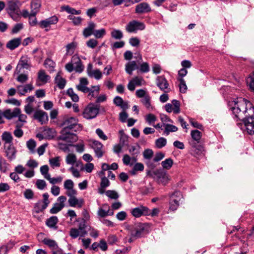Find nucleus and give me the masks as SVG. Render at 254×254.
<instances>
[{
  "label": "nucleus",
  "mask_w": 254,
  "mask_h": 254,
  "mask_svg": "<svg viewBox=\"0 0 254 254\" xmlns=\"http://www.w3.org/2000/svg\"><path fill=\"white\" fill-rule=\"evenodd\" d=\"M65 161L67 164L73 165L76 162V155L73 153L68 154L66 157Z\"/></svg>",
  "instance_id": "a18cd8bd"
},
{
  "label": "nucleus",
  "mask_w": 254,
  "mask_h": 254,
  "mask_svg": "<svg viewBox=\"0 0 254 254\" xmlns=\"http://www.w3.org/2000/svg\"><path fill=\"white\" fill-rule=\"evenodd\" d=\"M190 134L192 138L194 140L196 141L197 143H199L202 136V133L200 131L198 130H192Z\"/></svg>",
  "instance_id": "a19ab883"
},
{
  "label": "nucleus",
  "mask_w": 254,
  "mask_h": 254,
  "mask_svg": "<svg viewBox=\"0 0 254 254\" xmlns=\"http://www.w3.org/2000/svg\"><path fill=\"white\" fill-rule=\"evenodd\" d=\"M180 81L179 88L180 92L185 93L187 90V86L186 84L185 81L183 78H180L178 79Z\"/></svg>",
  "instance_id": "6e6d98bb"
},
{
  "label": "nucleus",
  "mask_w": 254,
  "mask_h": 254,
  "mask_svg": "<svg viewBox=\"0 0 254 254\" xmlns=\"http://www.w3.org/2000/svg\"><path fill=\"white\" fill-rule=\"evenodd\" d=\"M41 5V0H31L30 5L31 15H36L40 11Z\"/></svg>",
  "instance_id": "dca6fc26"
},
{
  "label": "nucleus",
  "mask_w": 254,
  "mask_h": 254,
  "mask_svg": "<svg viewBox=\"0 0 254 254\" xmlns=\"http://www.w3.org/2000/svg\"><path fill=\"white\" fill-rule=\"evenodd\" d=\"M36 187L40 190H44L47 186L46 182L43 180H37L36 182Z\"/></svg>",
  "instance_id": "e2e57ef3"
},
{
  "label": "nucleus",
  "mask_w": 254,
  "mask_h": 254,
  "mask_svg": "<svg viewBox=\"0 0 254 254\" xmlns=\"http://www.w3.org/2000/svg\"><path fill=\"white\" fill-rule=\"evenodd\" d=\"M59 140H62L68 142L73 143L76 142L77 139L76 135L70 131L67 130L66 128H63L61 131V135L58 137Z\"/></svg>",
  "instance_id": "423d86ee"
},
{
  "label": "nucleus",
  "mask_w": 254,
  "mask_h": 254,
  "mask_svg": "<svg viewBox=\"0 0 254 254\" xmlns=\"http://www.w3.org/2000/svg\"><path fill=\"white\" fill-rule=\"evenodd\" d=\"M150 5L146 2H142L137 4L135 8V12L136 14H141L147 13L151 11Z\"/></svg>",
  "instance_id": "f8f14e48"
},
{
  "label": "nucleus",
  "mask_w": 254,
  "mask_h": 254,
  "mask_svg": "<svg viewBox=\"0 0 254 254\" xmlns=\"http://www.w3.org/2000/svg\"><path fill=\"white\" fill-rule=\"evenodd\" d=\"M18 0H11L7 2L5 10L9 16L14 21H18L20 18V9Z\"/></svg>",
  "instance_id": "f03ea898"
},
{
  "label": "nucleus",
  "mask_w": 254,
  "mask_h": 254,
  "mask_svg": "<svg viewBox=\"0 0 254 254\" xmlns=\"http://www.w3.org/2000/svg\"><path fill=\"white\" fill-rule=\"evenodd\" d=\"M18 93L20 95H24L25 93L34 89V87L31 84H27L24 86L18 85L17 86Z\"/></svg>",
  "instance_id": "393cba45"
},
{
  "label": "nucleus",
  "mask_w": 254,
  "mask_h": 254,
  "mask_svg": "<svg viewBox=\"0 0 254 254\" xmlns=\"http://www.w3.org/2000/svg\"><path fill=\"white\" fill-rule=\"evenodd\" d=\"M55 82L59 89H63L65 87L66 80L58 73L55 78Z\"/></svg>",
  "instance_id": "c756f323"
},
{
  "label": "nucleus",
  "mask_w": 254,
  "mask_h": 254,
  "mask_svg": "<svg viewBox=\"0 0 254 254\" xmlns=\"http://www.w3.org/2000/svg\"><path fill=\"white\" fill-rule=\"evenodd\" d=\"M100 110L99 104L89 103L84 109L82 115L84 118L91 120L95 118L99 114Z\"/></svg>",
  "instance_id": "7ed1b4c3"
},
{
  "label": "nucleus",
  "mask_w": 254,
  "mask_h": 254,
  "mask_svg": "<svg viewBox=\"0 0 254 254\" xmlns=\"http://www.w3.org/2000/svg\"><path fill=\"white\" fill-rule=\"evenodd\" d=\"M139 70L142 73H146L149 71L150 67L148 64L146 62H143L140 64Z\"/></svg>",
  "instance_id": "680f3d73"
},
{
  "label": "nucleus",
  "mask_w": 254,
  "mask_h": 254,
  "mask_svg": "<svg viewBox=\"0 0 254 254\" xmlns=\"http://www.w3.org/2000/svg\"><path fill=\"white\" fill-rule=\"evenodd\" d=\"M58 21V17L54 15L41 21L39 24L41 28H45L50 26L51 25L56 24Z\"/></svg>",
  "instance_id": "4468645a"
},
{
  "label": "nucleus",
  "mask_w": 254,
  "mask_h": 254,
  "mask_svg": "<svg viewBox=\"0 0 254 254\" xmlns=\"http://www.w3.org/2000/svg\"><path fill=\"white\" fill-rule=\"evenodd\" d=\"M150 101L151 97L148 94V95H146L145 97L142 98L141 99L140 102L145 107V108L147 109L150 110L152 109V107L151 105Z\"/></svg>",
  "instance_id": "e433bc0d"
},
{
  "label": "nucleus",
  "mask_w": 254,
  "mask_h": 254,
  "mask_svg": "<svg viewBox=\"0 0 254 254\" xmlns=\"http://www.w3.org/2000/svg\"><path fill=\"white\" fill-rule=\"evenodd\" d=\"M38 79L43 83H46L50 79V76L46 74L44 70L41 69L38 73Z\"/></svg>",
  "instance_id": "72a5a7b5"
},
{
  "label": "nucleus",
  "mask_w": 254,
  "mask_h": 254,
  "mask_svg": "<svg viewBox=\"0 0 254 254\" xmlns=\"http://www.w3.org/2000/svg\"><path fill=\"white\" fill-rule=\"evenodd\" d=\"M163 126L165 127L164 133L168 135L170 132H175L178 130V127L175 126L171 124H165L163 123Z\"/></svg>",
  "instance_id": "4c0bfd02"
},
{
  "label": "nucleus",
  "mask_w": 254,
  "mask_h": 254,
  "mask_svg": "<svg viewBox=\"0 0 254 254\" xmlns=\"http://www.w3.org/2000/svg\"><path fill=\"white\" fill-rule=\"evenodd\" d=\"M62 11H65L68 13L71 14L78 15L80 14L81 11L80 10H76L75 9L70 7L69 5H64L61 7Z\"/></svg>",
  "instance_id": "f704fd0d"
},
{
  "label": "nucleus",
  "mask_w": 254,
  "mask_h": 254,
  "mask_svg": "<svg viewBox=\"0 0 254 254\" xmlns=\"http://www.w3.org/2000/svg\"><path fill=\"white\" fill-rule=\"evenodd\" d=\"M21 38H16L9 41L6 44V47L10 50H13L21 44Z\"/></svg>",
  "instance_id": "4be33fe9"
},
{
  "label": "nucleus",
  "mask_w": 254,
  "mask_h": 254,
  "mask_svg": "<svg viewBox=\"0 0 254 254\" xmlns=\"http://www.w3.org/2000/svg\"><path fill=\"white\" fill-rule=\"evenodd\" d=\"M146 225L145 224L137 223L128 227V230L132 237L136 239L142 237Z\"/></svg>",
  "instance_id": "20e7f679"
},
{
  "label": "nucleus",
  "mask_w": 254,
  "mask_h": 254,
  "mask_svg": "<svg viewBox=\"0 0 254 254\" xmlns=\"http://www.w3.org/2000/svg\"><path fill=\"white\" fill-rule=\"evenodd\" d=\"M36 143L34 139H30L28 140L26 142V146L30 152L32 153L35 152V148L36 147Z\"/></svg>",
  "instance_id": "3c124183"
},
{
  "label": "nucleus",
  "mask_w": 254,
  "mask_h": 254,
  "mask_svg": "<svg viewBox=\"0 0 254 254\" xmlns=\"http://www.w3.org/2000/svg\"><path fill=\"white\" fill-rule=\"evenodd\" d=\"M87 46L94 49L98 45V41L95 39H90L86 42Z\"/></svg>",
  "instance_id": "338daca9"
},
{
  "label": "nucleus",
  "mask_w": 254,
  "mask_h": 254,
  "mask_svg": "<svg viewBox=\"0 0 254 254\" xmlns=\"http://www.w3.org/2000/svg\"><path fill=\"white\" fill-rule=\"evenodd\" d=\"M131 213L135 217H139L142 215H148L149 214V209L147 207L141 205L133 208Z\"/></svg>",
  "instance_id": "ddd939ff"
},
{
  "label": "nucleus",
  "mask_w": 254,
  "mask_h": 254,
  "mask_svg": "<svg viewBox=\"0 0 254 254\" xmlns=\"http://www.w3.org/2000/svg\"><path fill=\"white\" fill-rule=\"evenodd\" d=\"M71 62L74 64V70L76 72L81 73L83 71L84 67L78 57L76 55L73 56L71 58Z\"/></svg>",
  "instance_id": "2eb2a0df"
},
{
  "label": "nucleus",
  "mask_w": 254,
  "mask_h": 254,
  "mask_svg": "<svg viewBox=\"0 0 254 254\" xmlns=\"http://www.w3.org/2000/svg\"><path fill=\"white\" fill-rule=\"evenodd\" d=\"M78 121L77 119L74 117H70L64 122L63 125L65 126V127L64 128H66L67 130H69L73 127L75 124L78 123Z\"/></svg>",
  "instance_id": "5701e85b"
},
{
  "label": "nucleus",
  "mask_w": 254,
  "mask_h": 254,
  "mask_svg": "<svg viewBox=\"0 0 254 254\" xmlns=\"http://www.w3.org/2000/svg\"><path fill=\"white\" fill-rule=\"evenodd\" d=\"M112 38L120 40L123 37V34L121 30L118 29H114L111 33Z\"/></svg>",
  "instance_id": "09e8293b"
},
{
  "label": "nucleus",
  "mask_w": 254,
  "mask_h": 254,
  "mask_svg": "<svg viewBox=\"0 0 254 254\" xmlns=\"http://www.w3.org/2000/svg\"><path fill=\"white\" fill-rule=\"evenodd\" d=\"M106 195L109 198L114 199H117L119 198L118 193L113 190H108L105 192Z\"/></svg>",
  "instance_id": "4d7b16f0"
},
{
  "label": "nucleus",
  "mask_w": 254,
  "mask_h": 254,
  "mask_svg": "<svg viewBox=\"0 0 254 254\" xmlns=\"http://www.w3.org/2000/svg\"><path fill=\"white\" fill-rule=\"evenodd\" d=\"M87 73L89 76L94 77L97 80L101 79L102 77V73L99 69L89 70V68H87Z\"/></svg>",
  "instance_id": "2f4dec72"
},
{
  "label": "nucleus",
  "mask_w": 254,
  "mask_h": 254,
  "mask_svg": "<svg viewBox=\"0 0 254 254\" xmlns=\"http://www.w3.org/2000/svg\"><path fill=\"white\" fill-rule=\"evenodd\" d=\"M231 110L234 119L242 121L248 133L254 134V106L248 100L240 98L234 101Z\"/></svg>",
  "instance_id": "f257e3e1"
},
{
  "label": "nucleus",
  "mask_w": 254,
  "mask_h": 254,
  "mask_svg": "<svg viewBox=\"0 0 254 254\" xmlns=\"http://www.w3.org/2000/svg\"><path fill=\"white\" fill-rule=\"evenodd\" d=\"M43 132L46 138L48 139L54 138L56 136L57 134L55 129L48 127H45Z\"/></svg>",
  "instance_id": "bb28decb"
},
{
  "label": "nucleus",
  "mask_w": 254,
  "mask_h": 254,
  "mask_svg": "<svg viewBox=\"0 0 254 254\" xmlns=\"http://www.w3.org/2000/svg\"><path fill=\"white\" fill-rule=\"evenodd\" d=\"M110 182L109 180L105 176L103 177L101 179V182L100 184L101 187L102 189H105L106 187L109 186Z\"/></svg>",
  "instance_id": "774afa93"
},
{
  "label": "nucleus",
  "mask_w": 254,
  "mask_h": 254,
  "mask_svg": "<svg viewBox=\"0 0 254 254\" xmlns=\"http://www.w3.org/2000/svg\"><path fill=\"white\" fill-rule=\"evenodd\" d=\"M103 144L99 141L94 140L92 142V147L94 150L96 155L98 158H101L103 155L102 151Z\"/></svg>",
  "instance_id": "f3484780"
},
{
  "label": "nucleus",
  "mask_w": 254,
  "mask_h": 254,
  "mask_svg": "<svg viewBox=\"0 0 254 254\" xmlns=\"http://www.w3.org/2000/svg\"><path fill=\"white\" fill-rule=\"evenodd\" d=\"M44 65L50 72L54 71L56 64L51 59L49 58L46 59L44 62Z\"/></svg>",
  "instance_id": "c9c22d12"
},
{
  "label": "nucleus",
  "mask_w": 254,
  "mask_h": 254,
  "mask_svg": "<svg viewBox=\"0 0 254 254\" xmlns=\"http://www.w3.org/2000/svg\"><path fill=\"white\" fill-rule=\"evenodd\" d=\"M145 26L143 22L136 20L130 21L126 26V30L129 33L136 32L138 30H143L145 29Z\"/></svg>",
  "instance_id": "0eeeda50"
},
{
  "label": "nucleus",
  "mask_w": 254,
  "mask_h": 254,
  "mask_svg": "<svg viewBox=\"0 0 254 254\" xmlns=\"http://www.w3.org/2000/svg\"><path fill=\"white\" fill-rule=\"evenodd\" d=\"M173 164V161L170 158L166 159L164 161H163L161 162V165H162V167L164 169H165L167 170L170 169L172 167Z\"/></svg>",
  "instance_id": "de8ad7c7"
},
{
  "label": "nucleus",
  "mask_w": 254,
  "mask_h": 254,
  "mask_svg": "<svg viewBox=\"0 0 254 254\" xmlns=\"http://www.w3.org/2000/svg\"><path fill=\"white\" fill-rule=\"evenodd\" d=\"M179 201L178 199L170 198V209L173 211L176 210L179 205Z\"/></svg>",
  "instance_id": "603ef678"
},
{
  "label": "nucleus",
  "mask_w": 254,
  "mask_h": 254,
  "mask_svg": "<svg viewBox=\"0 0 254 254\" xmlns=\"http://www.w3.org/2000/svg\"><path fill=\"white\" fill-rule=\"evenodd\" d=\"M247 83L250 88V90L254 94V71L247 78Z\"/></svg>",
  "instance_id": "58836bf2"
},
{
  "label": "nucleus",
  "mask_w": 254,
  "mask_h": 254,
  "mask_svg": "<svg viewBox=\"0 0 254 254\" xmlns=\"http://www.w3.org/2000/svg\"><path fill=\"white\" fill-rule=\"evenodd\" d=\"M66 200V197L65 196H60L57 199L59 202H56L54 204L52 208L50 210V213L51 214H56L60 212L64 207V202Z\"/></svg>",
  "instance_id": "1a4fd4ad"
},
{
  "label": "nucleus",
  "mask_w": 254,
  "mask_h": 254,
  "mask_svg": "<svg viewBox=\"0 0 254 254\" xmlns=\"http://www.w3.org/2000/svg\"><path fill=\"white\" fill-rule=\"evenodd\" d=\"M34 120H37L41 125L46 124L48 121V114L43 110L35 111L33 115Z\"/></svg>",
  "instance_id": "9b49d317"
},
{
  "label": "nucleus",
  "mask_w": 254,
  "mask_h": 254,
  "mask_svg": "<svg viewBox=\"0 0 254 254\" xmlns=\"http://www.w3.org/2000/svg\"><path fill=\"white\" fill-rule=\"evenodd\" d=\"M88 84L87 79L85 77L80 78V83L76 86L77 89L84 93H88L90 91V88L86 85Z\"/></svg>",
  "instance_id": "412c9836"
},
{
  "label": "nucleus",
  "mask_w": 254,
  "mask_h": 254,
  "mask_svg": "<svg viewBox=\"0 0 254 254\" xmlns=\"http://www.w3.org/2000/svg\"><path fill=\"white\" fill-rule=\"evenodd\" d=\"M1 139L4 142L5 145L13 144V137L9 132L4 131L1 135Z\"/></svg>",
  "instance_id": "cd10ccee"
},
{
  "label": "nucleus",
  "mask_w": 254,
  "mask_h": 254,
  "mask_svg": "<svg viewBox=\"0 0 254 254\" xmlns=\"http://www.w3.org/2000/svg\"><path fill=\"white\" fill-rule=\"evenodd\" d=\"M167 144V140L164 137H160L156 140L155 145L158 148H161L165 146Z\"/></svg>",
  "instance_id": "8fccbe9b"
},
{
  "label": "nucleus",
  "mask_w": 254,
  "mask_h": 254,
  "mask_svg": "<svg viewBox=\"0 0 254 254\" xmlns=\"http://www.w3.org/2000/svg\"><path fill=\"white\" fill-rule=\"evenodd\" d=\"M138 67L135 61L128 62L126 64V71L129 75L132 74V71L138 69Z\"/></svg>",
  "instance_id": "7c9ffc66"
},
{
  "label": "nucleus",
  "mask_w": 254,
  "mask_h": 254,
  "mask_svg": "<svg viewBox=\"0 0 254 254\" xmlns=\"http://www.w3.org/2000/svg\"><path fill=\"white\" fill-rule=\"evenodd\" d=\"M93 89H90V91L88 92L89 93L88 96L90 97V99H91L92 98L96 97L99 93V86H93Z\"/></svg>",
  "instance_id": "49530a36"
},
{
  "label": "nucleus",
  "mask_w": 254,
  "mask_h": 254,
  "mask_svg": "<svg viewBox=\"0 0 254 254\" xmlns=\"http://www.w3.org/2000/svg\"><path fill=\"white\" fill-rule=\"evenodd\" d=\"M96 27V24L93 22L88 23L87 27L85 28L83 31V35L85 38H87L92 35H94V30Z\"/></svg>",
  "instance_id": "aec40b11"
},
{
  "label": "nucleus",
  "mask_w": 254,
  "mask_h": 254,
  "mask_svg": "<svg viewBox=\"0 0 254 254\" xmlns=\"http://www.w3.org/2000/svg\"><path fill=\"white\" fill-rule=\"evenodd\" d=\"M145 120L148 124L151 125L152 123L156 121V117L152 114H149L146 116Z\"/></svg>",
  "instance_id": "69168bd1"
},
{
  "label": "nucleus",
  "mask_w": 254,
  "mask_h": 254,
  "mask_svg": "<svg viewBox=\"0 0 254 254\" xmlns=\"http://www.w3.org/2000/svg\"><path fill=\"white\" fill-rule=\"evenodd\" d=\"M30 59L27 56H22L16 66L15 73L19 74L22 68L28 69L30 66Z\"/></svg>",
  "instance_id": "6e6552de"
},
{
  "label": "nucleus",
  "mask_w": 254,
  "mask_h": 254,
  "mask_svg": "<svg viewBox=\"0 0 254 254\" xmlns=\"http://www.w3.org/2000/svg\"><path fill=\"white\" fill-rule=\"evenodd\" d=\"M68 202L70 206L75 207L77 206L78 208L82 207L84 202L82 199L79 200L75 196L70 197L68 199Z\"/></svg>",
  "instance_id": "a878e982"
},
{
  "label": "nucleus",
  "mask_w": 254,
  "mask_h": 254,
  "mask_svg": "<svg viewBox=\"0 0 254 254\" xmlns=\"http://www.w3.org/2000/svg\"><path fill=\"white\" fill-rule=\"evenodd\" d=\"M21 113L19 108H16L13 111L10 109H7L3 112V116L7 119L10 120L14 117H16Z\"/></svg>",
  "instance_id": "6ab92c4d"
},
{
  "label": "nucleus",
  "mask_w": 254,
  "mask_h": 254,
  "mask_svg": "<svg viewBox=\"0 0 254 254\" xmlns=\"http://www.w3.org/2000/svg\"><path fill=\"white\" fill-rule=\"evenodd\" d=\"M172 105L174 106V108H173V112L175 114H178L180 112V102L178 100H177L176 99H174L172 101Z\"/></svg>",
  "instance_id": "052dcab7"
},
{
  "label": "nucleus",
  "mask_w": 254,
  "mask_h": 254,
  "mask_svg": "<svg viewBox=\"0 0 254 254\" xmlns=\"http://www.w3.org/2000/svg\"><path fill=\"white\" fill-rule=\"evenodd\" d=\"M43 200H39L35 203L33 207V211L36 213H39L43 212L47 208L50 201L49 199V195L48 193L45 192L43 194Z\"/></svg>",
  "instance_id": "39448f33"
},
{
  "label": "nucleus",
  "mask_w": 254,
  "mask_h": 254,
  "mask_svg": "<svg viewBox=\"0 0 254 254\" xmlns=\"http://www.w3.org/2000/svg\"><path fill=\"white\" fill-rule=\"evenodd\" d=\"M86 227V225L85 224V221L84 220H82L81 221L79 224L78 226V230L80 232V236L84 237L87 235V232L85 230Z\"/></svg>",
  "instance_id": "ea45409f"
},
{
  "label": "nucleus",
  "mask_w": 254,
  "mask_h": 254,
  "mask_svg": "<svg viewBox=\"0 0 254 254\" xmlns=\"http://www.w3.org/2000/svg\"><path fill=\"white\" fill-rule=\"evenodd\" d=\"M144 167L142 163H136L132 169L129 171V173L132 176H135L137 174L138 171H143L144 170Z\"/></svg>",
  "instance_id": "c85d7f7f"
},
{
  "label": "nucleus",
  "mask_w": 254,
  "mask_h": 254,
  "mask_svg": "<svg viewBox=\"0 0 254 254\" xmlns=\"http://www.w3.org/2000/svg\"><path fill=\"white\" fill-rule=\"evenodd\" d=\"M66 94L69 96L72 101L77 102L79 101L78 96L75 94L72 88H70L66 91Z\"/></svg>",
  "instance_id": "c03bdc74"
},
{
  "label": "nucleus",
  "mask_w": 254,
  "mask_h": 254,
  "mask_svg": "<svg viewBox=\"0 0 254 254\" xmlns=\"http://www.w3.org/2000/svg\"><path fill=\"white\" fill-rule=\"evenodd\" d=\"M106 34V30L102 28L99 30H94V36L96 38L100 39L103 38Z\"/></svg>",
  "instance_id": "5fc2aeb1"
},
{
  "label": "nucleus",
  "mask_w": 254,
  "mask_h": 254,
  "mask_svg": "<svg viewBox=\"0 0 254 254\" xmlns=\"http://www.w3.org/2000/svg\"><path fill=\"white\" fill-rule=\"evenodd\" d=\"M120 136V144L122 146L125 145L128 141V136L126 134L123 130H120L119 131Z\"/></svg>",
  "instance_id": "37998d69"
},
{
  "label": "nucleus",
  "mask_w": 254,
  "mask_h": 254,
  "mask_svg": "<svg viewBox=\"0 0 254 254\" xmlns=\"http://www.w3.org/2000/svg\"><path fill=\"white\" fill-rule=\"evenodd\" d=\"M69 235L72 238L75 239L80 236V232L77 229L71 228L69 231Z\"/></svg>",
  "instance_id": "0e129e2a"
},
{
  "label": "nucleus",
  "mask_w": 254,
  "mask_h": 254,
  "mask_svg": "<svg viewBox=\"0 0 254 254\" xmlns=\"http://www.w3.org/2000/svg\"><path fill=\"white\" fill-rule=\"evenodd\" d=\"M59 220L57 216H52L49 218L47 219L46 221V225L49 228L56 230L58 228L57 226Z\"/></svg>",
  "instance_id": "b1692460"
},
{
  "label": "nucleus",
  "mask_w": 254,
  "mask_h": 254,
  "mask_svg": "<svg viewBox=\"0 0 254 254\" xmlns=\"http://www.w3.org/2000/svg\"><path fill=\"white\" fill-rule=\"evenodd\" d=\"M153 152L150 149H146L143 152V156L145 159L150 160L153 157Z\"/></svg>",
  "instance_id": "bf43d9fd"
},
{
  "label": "nucleus",
  "mask_w": 254,
  "mask_h": 254,
  "mask_svg": "<svg viewBox=\"0 0 254 254\" xmlns=\"http://www.w3.org/2000/svg\"><path fill=\"white\" fill-rule=\"evenodd\" d=\"M4 150L5 154V156L8 159L9 161H12L14 160L16 157L17 151L13 145V144H10L5 145L4 144Z\"/></svg>",
  "instance_id": "9d476101"
},
{
  "label": "nucleus",
  "mask_w": 254,
  "mask_h": 254,
  "mask_svg": "<svg viewBox=\"0 0 254 254\" xmlns=\"http://www.w3.org/2000/svg\"><path fill=\"white\" fill-rule=\"evenodd\" d=\"M42 242L45 245L48 246L52 251L54 250L55 249H57L59 247L57 243L54 240L45 238L42 241Z\"/></svg>",
  "instance_id": "473e14b6"
},
{
  "label": "nucleus",
  "mask_w": 254,
  "mask_h": 254,
  "mask_svg": "<svg viewBox=\"0 0 254 254\" xmlns=\"http://www.w3.org/2000/svg\"><path fill=\"white\" fill-rule=\"evenodd\" d=\"M60 157L59 156H57L54 158H53L52 159H50L49 160V163L50 165L52 167H60Z\"/></svg>",
  "instance_id": "13d9d810"
},
{
  "label": "nucleus",
  "mask_w": 254,
  "mask_h": 254,
  "mask_svg": "<svg viewBox=\"0 0 254 254\" xmlns=\"http://www.w3.org/2000/svg\"><path fill=\"white\" fill-rule=\"evenodd\" d=\"M156 84L159 89L164 92H166L165 90L168 88L169 84L166 79L162 76H158L156 79Z\"/></svg>",
  "instance_id": "a211bd4d"
},
{
  "label": "nucleus",
  "mask_w": 254,
  "mask_h": 254,
  "mask_svg": "<svg viewBox=\"0 0 254 254\" xmlns=\"http://www.w3.org/2000/svg\"><path fill=\"white\" fill-rule=\"evenodd\" d=\"M9 164L2 157H0V171L3 173H6L8 170Z\"/></svg>",
  "instance_id": "79ce46f5"
},
{
  "label": "nucleus",
  "mask_w": 254,
  "mask_h": 254,
  "mask_svg": "<svg viewBox=\"0 0 254 254\" xmlns=\"http://www.w3.org/2000/svg\"><path fill=\"white\" fill-rule=\"evenodd\" d=\"M76 46V44L74 42H71L67 44L66 46V54L72 55L73 54Z\"/></svg>",
  "instance_id": "864d4df0"
}]
</instances>
